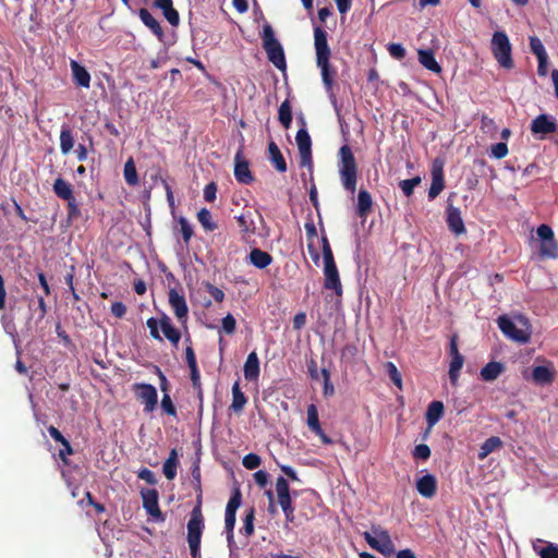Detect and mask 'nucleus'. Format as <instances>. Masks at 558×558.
I'll return each mask as SVG.
<instances>
[{"instance_id": "1", "label": "nucleus", "mask_w": 558, "mask_h": 558, "mask_svg": "<svg viewBox=\"0 0 558 558\" xmlns=\"http://www.w3.org/2000/svg\"><path fill=\"white\" fill-rule=\"evenodd\" d=\"M314 48L316 65L320 69L322 81L326 92L331 93L337 76V70L330 64L331 49L328 45V34L322 26H314Z\"/></svg>"}, {"instance_id": "49", "label": "nucleus", "mask_w": 558, "mask_h": 558, "mask_svg": "<svg viewBox=\"0 0 558 558\" xmlns=\"http://www.w3.org/2000/svg\"><path fill=\"white\" fill-rule=\"evenodd\" d=\"M179 225H180V231H181L183 241L185 244H189V242L191 241V239L193 236V228L190 225V222L187 221V219H185L184 217H181L179 219Z\"/></svg>"}, {"instance_id": "53", "label": "nucleus", "mask_w": 558, "mask_h": 558, "mask_svg": "<svg viewBox=\"0 0 558 558\" xmlns=\"http://www.w3.org/2000/svg\"><path fill=\"white\" fill-rule=\"evenodd\" d=\"M508 146L506 143H497L490 146V156L496 159H502L508 155Z\"/></svg>"}, {"instance_id": "7", "label": "nucleus", "mask_w": 558, "mask_h": 558, "mask_svg": "<svg viewBox=\"0 0 558 558\" xmlns=\"http://www.w3.org/2000/svg\"><path fill=\"white\" fill-rule=\"evenodd\" d=\"M372 531L375 536L368 532L364 533V538L367 544L384 556L391 557L395 554V544L391 541L388 531L380 527H373Z\"/></svg>"}, {"instance_id": "59", "label": "nucleus", "mask_w": 558, "mask_h": 558, "mask_svg": "<svg viewBox=\"0 0 558 558\" xmlns=\"http://www.w3.org/2000/svg\"><path fill=\"white\" fill-rule=\"evenodd\" d=\"M541 558H558V545L547 543V545L538 551Z\"/></svg>"}, {"instance_id": "34", "label": "nucleus", "mask_w": 558, "mask_h": 558, "mask_svg": "<svg viewBox=\"0 0 558 558\" xmlns=\"http://www.w3.org/2000/svg\"><path fill=\"white\" fill-rule=\"evenodd\" d=\"M502 447V440L498 436L487 438L480 447L478 459L484 460L492 452Z\"/></svg>"}, {"instance_id": "8", "label": "nucleus", "mask_w": 558, "mask_h": 558, "mask_svg": "<svg viewBox=\"0 0 558 558\" xmlns=\"http://www.w3.org/2000/svg\"><path fill=\"white\" fill-rule=\"evenodd\" d=\"M133 391L138 401L144 404V411L153 412L158 403V392L155 386L145 383H136L133 385Z\"/></svg>"}, {"instance_id": "3", "label": "nucleus", "mask_w": 558, "mask_h": 558, "mask_svg": "<svg viewBox=\"0 0 558 558\" xmlns=\"http://www.w3.org/2000/svg\"><path fill=\"white\" fill-rule=\"evenodd\" d=\"M186 527L190 554L192 558H201V541L205 529L201 499H198L197 505L192 509Z\"/></svg>"}, {"instance_id": "11", "label": "nucleus", "mask_w": 558, "mask_h": 558, "mask_svg": "<svg viewBox=\"0 0 558 558\" xmlns=\"http://www.w3.org/2000/svg\"><path fill=\"white\" fill-rule=\"evenodd\" d=\"M497 324L501 332L509 339L517 341L519 343H526L530 340V332L526 330L520 329L515 326V324L507 316H499L497 319Z\"/></svg>"}, {"instance_id": "45", "label": "nucleus", "mask_w": 558, "mask_h": 558, "mask_svg": "<svg viewBox=\"0 0 558 558\" xmlns=\"http://www.w3.org/2000/svg\"><path fill=\"white\" fill-rule=\"evenodd\" d=\"M307 426L314 432H320V423L318 417V411L315 404H310L307 408Z\"/></svg>"}, {"instance_id": "57", "label": "nucleus", "mask_w": 558, "mask_h": 558, "mask_svg": "<svg viewBox=\"0 0 558 558\" xmlns=\"http://www.w3.org/2000/svg\"><path fill=\"white\" fill-rule=\"evenodd\" d=\"M204 286L206 288V291L210 294V296L215 301H217V302H222L223 301L225 292L220 288L211 284L210 282H205Z\"/></svg>"}, {"instance_id": "39", "label": "nucleus", "mask_w": 558, "mask_h": 558, "mask_svg": "<svg viewBox=\"0 0 558 558\" xmlns=\"http://www.w3.org/2000/svg\"><path fill=\"white\" fill-rule=\"evenodd\" d=\"M463 364H464L463 355L451 357L450 364H449V371H448V375H449L451 385L456 386L458 384V380L460 377V372H461V368L463 367Z\"/></svg>"}, {"instance_id": "64", "label": "nucleus", "mask_w": 558, "mask_h": 558, "mask_svg": "<svg viewBox=\"0 0 558 558\" xmlns=\"http://www.w3.org/2000/svg\"><path fill=\"white\" fill-rule=\"evenodd\" d=\"M217 185L214 182L208 183L204 187V198L205 201L211 203L216 199Z\"/></svg>"}, {"instance_id": "52", "label": "nucleus", "mask_w": 558, "mask_h": 558, "mask_svg": "<svg viewBox=\"0 0 558 558\" xmlns=\"http://www.w3.org/2000/svg\"><path fill=\"white\" fill-rule=\"evenodd\" d=\"M530 48L531 51L536 56V58L547 54L542 40L536 36L530 37Z\"/></svg>"}, {"instance_id": "36", "label": "nucleus", "mask_w": 558, "mask_h": 558, "mask_svg": "<svg viewBox=\"0 0 558 558\" xmlns=\"http://www.w3.org/2000/svg\"><path fill=\"white\" fill-rule=\"evenodd\" d=\"M178 464V452L175 449H171L169 457L162 465V472L168 480H173L175 477Z\"/></svg>"}, {"instance_id": "63", "label": "nucleus", "mask_w": 558, "mask_h": 558, "mask_svg": "<svg viewBox=\"0 0 558 558\" xmlns=\"http://www.w3.org/2000/svg\"><path fill=\"white\" fill-rule=\"evenodd\" d=\"M137 477L145 481L146 483L154 485L157 483L155 474L147 468H143L138 471Z\"/></svg>"}, {"instance_id": "16", "label": "nucleus", "mask_w": 558, "mask_h": 558, "mask_svg": "<svg viewBox=\"0 0 558 558\" xmlns=\"http://www.w3.org/2000/svg\"><path fill=\"white\" fill-rule=\"evenodd\" d=\"M234 177L241 184H250L254 181L250 163L243 158L242 149H239L234 156Z\"/></svg>"}, {"instance_id": "20", "label": "nucleus", "mask_w": 558, "mask_h": 558, "mask_svg": "<svg viewBox=\"0 0 558 558\" xmlns=\"http://www.w3.org/2000/svg\"><path fill=\"white\" fill-rule=\"evenodd\" d=\"M48 433L51 436V438L60 442L62 448L59 450V458L60 460L65 464L69 465V456H72L74 453V450L70 444V441L62 435V433L54 426L48 427Z\"/></svg>"}, {"instance_id": "46", "label": "nucleus", "mask_w": 558, "mask_h": 558, "mask_svg": "<svg viewBox=\"0 0 558 558\" xmlns=\"http://www.w3.org/2000/svg\"><path fill=\"white\" fill-rule=\"evenodd\" d=\"M254 520H255V509L251 507L246 510L244 522H243V532L246 536H251L254 533Z\"/></svg>"}, {"instance_id": "2", "label": "nucleus", "mask_w": 558, "mask_h": 558, "mask_svg": "<svg viewBox=\"0 0 558 558\" xmlns=\"http://www.w3.org/2000/svg\"><path fill=\"white\" fill-rule=\"evenodd\" d=\"M339 174L342 186L345 191L353 194L356 191L357 165L350 146H341L339 149Z\"/></svg>"}, {"instance_id": "12", "label": "nucleus", "mask_w": 558, "mask_h": 558, "mask_svg": "<svg viewBox=\"0 0 558 558\" xmlns=\"http://www.w3.org/2000/svg\"><path fill=\"white\" fill-rule=\"evenodd\" d=\"M536 233L542 241L541 254L547 257H556L558 251V244L555 240L554 231L548 225H541Z\"/></svg>"}, {"instance_id": "13", "label": "nucleus", "mask_w": 558, "mask_h": 558, "mask_svg": "<svg viewBox=\"0 0 558 558\" xmlns=\"http://www.w3.org/2000/svg\"><path fill=\"white\" fill-rule=\"evenodd\" d=\"M324 288L332 290L337 296L342 295V284L335 260L324 262Z\"/></svg>"}, {"instance_id": "15", "label": "nucleus", "mask_w": 558, "mask_h": 558, "mask_svg": "<svg viewBox=\"0 0 558 558\" xmlns=\"http://www.w3.org/2000/svg\"><path fill=\"white\" fill-rule=\"evenodd\" d=\"M444 189V162L442 160L436 158L432 165V184L428 191V197L430 199L436 198Z\"/></svg>"}, {"instance_id": "23", "label": "nucleus", "mask_w": 558, "mask_h": 558, "mask_svg": "<svg viewBox=\"0 0 558 558\" xmlns=\"http://www.w3.org/2000/svg\"><path fill=\"white\" fill-rule=\"evenodd\" d=\"M154 5L160 9L165 19L172 25L177 26L180 22L179 12L173 8L172 0H155Z\"/></svg>"}, {"instance_id": "33", "label": "nucleus", "mask_w": 558, "mask_h": 558, "mask_svg": "<svg viewBox=\"0 0 558 558\" xmlns=\"http://www.w3.org/2000/svg\"><path fill=\"white\" fill-rule=\"evenodd\" d=\"M231 391H232V402H231V405L229 407V410L239 414L243 411L245 404L247 403V398L242 392L239 381H235L232 385Z\"/></svg>"}, {"instance_id": "54", "label": "nucleus", "mask_w": 558, "mask_h": 558, "mask_svg": "<svg viewBox=\"0 0 558 558\" xmlns=\"http://www.w3.org/2000/svg\"><path fill=\"white\" fill-rule=\"evenodd\" d=\"M235 328H236V320L232 314L228 313L222 318V329L226 333L232 335V333H234Z\"/></svg>"}, {"instance_id": "28", "label": "nucleus", "mask_w": 558, "mask_h": 558, "mask_svg": "<svg viewBox=\"0 0 558 558\" xmlns=\"http://www.w3.org/2000/svg\"><path fill=\"white\" fill-rule=\"evenodd\" d=\"M445 412V407L441 401L434 400L432 401L425 414V420L428 425V428H432L434 425L438 423V421L442 417Z\"/></svg>"}, {"instance_id": "30", "label": "nucleus", "mask_w": 558, "mask_h": 558, "mask_svg": "<svg viewBox=\"0 0 558 558\" xmlns=\"http://www.w3.org/2000/svg\"><path fill=\"white\" fill-rule=\"evenodd\" d=\"M373 198L368 191L360 190L357 195L356 215L365 219L372 211Z\"/></svg>"}, {"instance_id": "21", "label": "nucleus", "mask_w": 558, "mask_h": 558, "mask_svg": "<svg viewBox=\"0 0 558 558\" xmlns=\"http://www.w3.org/2000/svg\"><path fill=\"white\" fill-rule=\"evenodd\" d=\"M416 489L425 498L434 497L437 490L436 477L432 474L423 475L416 482Z\"/></svg>"}, {"instance_id": "61", "label": "nucleus", "mask_w": 558, "mask_h": 558, "mask_svg": "<svg viewBox=\"0 0 558 558\" xmlns=\"http://www.w3.org/2000/svg\"><path fill=\"white\" fill-rule=\"evenodd\" d=\"M322 250L324 262L335 260L331 246L329 244L328 238L325 234L322 236Z\"/></svg>"}, {"instance_id": "25", "label": "nucleus", "mask_w": 558, "mask_h": 558, "mask_svg": "<svg viewBox=\"0 0 558 558\" xmlns=\"http://www.w3.org/2000/svg\"><path fill=\"white\" fill-rule=\"evenodd\" d=\"M138 16L142 23L161 40L163 37V29L160 23L151 15V13L147 9L142 8L138 10Z\"/></svg>"}, {"instance_id": "5", "label": "nucleus", "mask_w": 558, "mask_h": 558, "mask_svg": "<svg viewBox=\"0 0 558 558\" xmlns=\"http://www.w3.org/2000/svg\"><path fill=\"white\" fill-rule=\"evenodd\" d=\"M146 325L149 329L150 336L158 341H162V338L159 333V327L163 333V336L173 344L178 345L181 339V332L177 329L171 318L166 314L161 313L160 318L157 319L155 317H150L147 319Z\"/></svg>"}, {"instance_id": "47", "label": "nucleus", "mask_w": 558, "mask_h": 558, "mask_svg": "<svg viewBox=\"0 0 558 558\" xmlns=\"http://www.w3.org/2000/svg\"><path fill=\"white\" fill-rule=\"evenodd\" d=\"M420 183H421V178L414 177L412 179H407V180L400 181L399 186H400L401 191L403 192V194L405 196L410 197L414 192V187L417 186Z\"/></svg>"}, {"instance_id": "58", "label": "nucleus", "mask_w": 558, "mask_h": 558, "mask_svg": "<svg viewBox=\"0 0 558 558\" xmlns=\"http://www.w3.org/2000/svg\"><path fill=\"white\" fill-rule=\"evenodd\" d=\"M161 408L168 415L177 416V409L168 393H163L162 396Z\"/></svg>"}, {"instance_id": "43", "label": "nucleus", "mask_w": 558, "mask_h": 558, "mask_svg": "<svg viewBox=\"0 0 558 558\" xmlns=\"http://www.w3.org/2000/svg\"><path fill=\"white\" fill-rule=\"evenodd\" d=\"M278 120L284 129H289L292 122V110L289 100H284L278 110Z\"/></svg>"}, {"instance_id": "35", "label": "nucleus", "mask_w": 558, "mask_h": 558, "mask_svg": "<svg viewBox=\"0 0 558 558\" xmlns=\"http://www.w3.org/2000/svg\"><path fill=\"white\" fill-rule=\"evenodd\" d=\"M304 228H305L307 240H308V244H307L308 253H310L312 259L314 260V263L317 264L319 260V254L316 251L314 244L311 242L314 238L317 236V230H316L314 221L308 220L307 222H305Z\"/></svg>"}, {"instance_id": "14", "label": "nucleus", "mask_w": 558, "mask_h": 558, "mask_svg": "<svg viewBox=\"0 0 558 558\" xmlns=\"http://www.w3.org/2000/svg\"><path fill=\"white\" fill-rule=\"evenodd\" d=\"M141 496L143 499V507L146 512L156 521H163L165 517L158 504V492L155 488L142 489Z\"/></svg>"}, {"instance_id": "24", "label": "nucleus", "mask_w": 558, "mask_h": 558, "mask_svg": "<svg viewBox=\"0 0 558 558\" xmlns=\"http://www.w3.org/2000/svg\"><path fill=\"white\" fill-rule=\"evenodd\" d=\"M73 80L76 85L89 88L90 86V74L85 69V66L81 65L77 61L71 60L70 62Z\"/></svg>"}, {"instance_id": "4", "label": "nucleus", "mask_w": 558, "mask_h": 558, "mask_svg": "<svg viewBox=\"0 0 558 558\" xmlns=\"http://www.w3.org/2000/svg\"><path fill=\"white\" fill-rule=\"evenodd\" d=\"M263 48L267 53L268 60L280 71H286L287 61L283 48L275 36V32L269 23L264 24L260 33Z\"/></svg>"}, {"instance_id": "55", "label": "nucleus", "mask_w": 558, "mask_h": 558, "mask_svg": "<svg viewBox=\"0 0 558 558\" xmlns=\"http://www.w3.org/2000/svg\"><path fill=\"white\" fill-rule=\"evenodd\" d=\"M413 457L414 459L426 461L430 457L429 447L425 444L415 446Z\"/></svg>"}, {"instance_id": "38", "label": "nucleus", "mask_w": 558, "mask_h": 558, "mask_svg": "<svg viewBox=\"0 0 558 558\" xmlns=\"http://www.w3.org/2000/svg\"><path fill=\"white\" fill-rule=\"evenodd\" d=\"M240 231L245 234L255 233V222L250 211L242 213L235 217Z\"/></svg>"}, {"instance_id": "32", "label": "nucleus", "mask_w": 558, "mask_h": 558, "mask_svg": "<svg viewBox=\"0 0 558 558\" xmlns=\"http://www.w3.org/2000/svg\"><path fill=\"white\" fill-rule=\"evenodd\" d=\"M250 263L258 269H264L272 263V256L260 248H253L248 255Z\"/></svg>"}, {"instance_id": "18", "label": "nucleus", "mask_w": 558, "mask_h": 558, "mask_svg": "<svg viewBox=\"0 0 558 558\" xmlns=\"http://www.w3.org/2000/svg\"><path fill=\"white\" fill-rule=\"evenodd\" d=\"M557 129L558 125L556 121L551 117L544 113L537 116L531 123V132L533 134L547 135L555 133Z\"/></svg>"}, {"instance_id": "27", "label": "nucleus", "mask_w": 558, "mask_h": 558, "mask_svg": "<svg viewBox=\"0 0 558 558\" xmlns=\"http://www.w3.org/2000/svg\"><path fill=\"white\" fill-rule=\"evenodd\" d=\"M532 378L537 385H550L555 379V372L548 366L538 365L533 368Z\"/></svg>"}, {"instance_id": "6", "label": "nucleus", "mask_w": 558, "mask_h": 558, "mask_svg": "<svg viewBox=\"0 0 558 558\" xmlns=\"http://www.w3.org/2000/svg\"><path fill=\"white\" fill-rule=\"evenodd\" d=\"M511 51L507 34L502 31L495 32L492 38V52L501 68L511 70L514 66Z\"/></svg>"}, {"instance_id": "10", "label": "nucleus", "mask_w": 558, "mask_h": 558, "mask_svg": "<svg viewBox=\"0 0 558 558\" xmlns=\"http://www.w3.org/2000/svg\"><path fill=\"white\" fill-rule=\"evenodd\" d=\"M242 501V494L240 488L235 487L226 507L225 529L229 542L233 538V529L235 525V514Z\"/></svg>"}, {"instance_id": "48", "label": "nucleus", "mask_w": 558, "mask_h": 558, "mask_svg": "<svg viewBox=\"0 0 558 558\" xmlns=\"http://www.w3.org/2000/svg\"><path fill=\"white\" fill-rule=\"evenodd\" d=\"M386 372L391 379V381L401 389L402 387V377L397 366L392 362H387L385 365Z\"/></svg>"}, {"instance_id": "40", "label": "nucleus", "mask_w": 558, "mask_h": 558, "mask_svg": "<svg viewBox=\"0 0 558 558\" xmlns=\"http://www.w3.org/2000/svg\"><path fill=\"white\" fill-rule=\"evenodd\" d=\"M74 146V138L69 126L63 125L60 132V149L63 155H68Z\"/></svg>"}, {"instance_id": "22", "label": "nucleus", "mask_w": 558, "mask_h": 558, "mask_svg": "<svg viewBox=\"0 0 558 558\" xmlns=\"http://www.w3.org/2000/svg\"><path fill=\"white\" fill-rule=\"evenodd\" d=\"M244 378L247 381H255L259 377L260 368H259V360L257 353L255 351L251 352L243 367Z\"/></svg>"}, {"instance_id": "31", "label": "nucleus", "mask_w": 558, "mask_h": 558, "mask_svg": "<svg viewBox=\"0 0 558 558\" xmlns=\"http://www.w3.org/2000/svg\"><path fill=\"white\" fill-rule=\"evenodd\" d=\"M420 63L427 70L433 73L439 74L442 69L439 63L436 61L433 50L430 49H420L417 51Z\"/></svg>"}, {"instance_id": "9", "label": "nucleus", "mask_w": 558, "mask_h": 558, "mask_svg": "<svg viewBox=\"0 0 558 558\" xmlns=\"http://www.w3.org/2000/svg\"><path fill=\"white\" fill-rule=\"evenodd\" d=\"M300 153V167L313 169L312 140L306 129H300L295 136Z\"/></svg>"}, {"instance_id": "60", "label": "nucleus", "mask_w": 558, "mask_h": 558, "mask_svg": "<svg viewBox=\"0 0 558 558\" xmlns=\"http://www.w3.org/2000/svg\"><path fill=\"white\" fill-rule=\"evenodd\" d=\"M322 375L324 377V395L332 396L335 392L333 385L330 381V372L327 368L322 369Z\"/></svg>"}, {"instance_id": "56", "label": "nucleus", "mask_w": 558, "mask_h": 558, "mask_svg": "<svg viewBox=\"0 0 558 558\" xmlns=\"http://www.w3.org/2000/svg\"><path fill=\"white\" fill-rule=\"evenodd\" d=\"M388 51L389 54L397 60H402L407 54L404 47L397 43L390 44L388 46Z\"/></svg>"}, {"instance_id": "62", "label": "nucleus", "mask_w": 558, "mask_h": 558, "mask_svg": "<svg viewBox=\"0 0 558 558\" xmlns=\"http://www.w3.org/2000/svg\"><path fill=\"white\" fill-rule=\"evenodd\" d=\"M35 314H37L36 322H41L47 314V304L45 302L44 296L37 298V308L35 310Z\"/></svg>"}, {"instance_id": "19", "label": "nucleus", "mask_w": 558, "mask_h": 558, "mask_svg": "<svg viewBox=\"0 0 558 558\" xmlns=\"http://www.w3.org/2000/svg\"><path fill=\"white\" fill-rule=\"evenodd\" d=\"M169 304L172 307L175 317L180 322H185L189 314V307L185 301V296L180 294L175 289L169 291Z\"/></svg>"}, {"instance_id": "51", "label": "nucleus", "mask_w": 558, "mask_h": 558, "mask_svg": "<svg viewBox=\"0 0 558 558\" xmlns=\"http://www.w3.org/2000/svg\"><path fill=\"white\" fill-rule=\"evenodd\" d=\"M260 463L262 459L256 453H247L242 460L243 466L247 470H255L260 465Z\"/></svg>"}, {"instance_id": "17", "label": "nucleus", "mask_w": 558, "mask_h": 558, "mask_svg": "<svg viewBox=\"0 0 558 558\" xmlns=\"http://www.w3.org/2000/svg\"><path fill=\"white\" fill-rule=\"evenodd\" d=\"M446 222L448 229L456 235H460L466 232L460 208L448 205L446 209Z\"/></svg>"}, {"instance_id": "26", "label": "nucleus", "mask_w": 558, "mask_h": 558, "mask_svg": "<svg viewBox=\"0 0 558 558\" xmlns=\"http://www.w3.org/2000/svg\"><path fill=\"white\" fill-rule=\"evenodd\" d=\"M505 368L501 362L492 361L482 367L480 375L484 381H494L505 372Z\"/></svg>"}, {"instance_id": "50", "label": "nucleus", "mask_w": 558, "mask_h": 558, "mask_svg": "<svg viewBox=\"0 0 558 558\" xmlns=\"http://www.w3.org/2000/svg\"><path fill=\"white\" fill-rule=\"evenodd\" d=\"M65 201L68 203L66 204L68 220L69 221H73V220L77 219L81 216V210H80L78 204H77V202H76L74 196L72 198L65 199Z\"/></svg>"}, {"instance_id": "44", "label": "nucleus", "mask_w": 558, "mask_h": 558, "mask_svg": "<svg viewBox=\"0 0 558 558\" xmlns=\"http://www.w3.org/2000/svg\"><path fill=\"white\" fill-rule=\"evenodd\" d=\"M197 219L206 231H214L218 228V225L213 220L210 210L207 208H202L197 213Z\"/></svg>"}, {"instance_id": "42", "label": "nucleus", "mask_w": 558, "mask_h": 558, "mask_svg": "<svg viewBox=\"0 0 558 558\" xmlns=\"http://www.w3.org/2000/svg\"><path fill=\"white\" fill-rule=\"evenodd\" d=\"M276 492L278 497V504L291 501V495L289 489L288 481L279 476L276 481Z\"/></svg>"}, {"instance_id": "37", "label": "nucleus", "mask_w": 558, "mask_h": 558, "mask_svg": "<svg viewBox=\"0 0 558 558\" xmlns=\"http://www.w3.org/2000/svg\"><path fill=\"white\" fill-rule=\"evenodd\" d=\"M52 189L54 194L63 201L70 199L74 196L71 184L68 183L62 178H58L54 180Z\"/></svg>"}, {"instance_id": "41", "label": "nucleus", "mask_w": 558, "mask_h": 558, "mask_svg": "<svg viewBox=\"0 0 558 558\" xmlns=\"http://www.w3.org/2000/svg\"><path fill=\"white\" fill-rule=\"evenodd\" d=\"M123 174L125 182L130 186H135L138 184V174L132 157H130L124 163Z\"/></svg>"}, {"instance_id": "29", "label": "nucleus", "mask_w": 558, "mask_h": 558, "mask_svg": "<svg viewBox=\"0 0 558 558\" xmlns=\"http://www.w3.org/2000/svg\"><path fill=\"white\" fill-rule=\"evenodd\" d=\"M268 154L269 160L274 165L276 170L280 173L286 172L288 169L286 159L281 154L278 145L274 141H270L268 144Z\"/></svg>"}]
</instances>
